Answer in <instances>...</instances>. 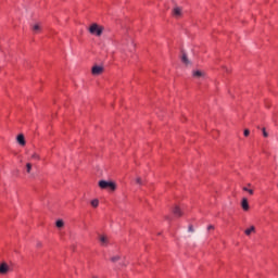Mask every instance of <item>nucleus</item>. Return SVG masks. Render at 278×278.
I'll return each mask as SVG.
<instances>
[{"label": "nucleus", "mask_w": 278, "mask_h": 278, "mask_svg": "<svg viewBox=\"0 0 278 278\" xmlns=\"http://www.w3.org/2000/svg\"><path fill=\"white\" fill-rule=\"evenodd\" d=\"M136 49V45L134 43V39L129 36H125L122 39V52L125 53V51H134Z\"/></svg>", "instance_id": "f257e3e1"}, {"label": "nucleus", "mask_w": 278, "mask_h": 278, "mask_svg": "<svg viewBox=\"0 0 278 278\" xmlns=\"http://www.w3.org/2000/svg\"><path fill=\"white\" fill-rule=\"evenodd\" d=\"M104 29L105 28L103 26H101L97 23H93L89 27V34H91L92 36L100 37L103 35Z\"/></svg>", "instance_id": "f03ea898"}, {"label": "nucleus", "mask_w": 278, "mask_h": 278, "mask_svg": "<svg viewBox=\"0 0 278 278\" xmlns=\"http://www.w3.org/2000/svg\"><path fill=\"white\" fill-rule=\"evenodd\" d=\"M98 186L102 190H111V192H114V190H116V184L113 181L100 180Z\"/></svg>", "instance_id": "7ed1b4c3"}, {"label": "nucleus", "mask_w": 278, "mask_h": 278, "mask_svg": "<svg viewBox=\"0 0 278 278\" xmlns=\"http://www.w3.org/2000/svg\"><path fill=\"white\" fill-rule=\"evenodd\" d=\"M192 77H194V79H201V77H205V72L201 70H193Z\"/></svg>", "instance_id": "20e7f679"}, {"label": "nucleus", "mask_w": 278, "mask_h": 278, "mask_svg": "<svg viewBox=\"0 0 278 278\" xmlns=\"http://www.w3.org/2000/svg\"><path fill=\"white\" fill-rule=\"evenodd\" d=\"M181 62L185 64V66H192V61L188 59V54H186V52H182Z\"/></svg>", "instance_id": "39448f33"}, {"label": "nucleus", "mask_w": 278, "mask_h": 278, "mask_svg": "<svg viewBox=\"0 0 278 278\" xmlns=\"http://www.w3.org/2000/svg\"><path fill=\"white\" fill-rule=\"evenodd\" d=\"M241 207H242L243 212H249L250 206H249V200L247 198H242Z\"/></svg>", "instance_id": "423d86ee"}, {"label": "nucleus", "mask_w": 278, "mask_h": 278, "mask_svg": "<svg viewBox=\"0 0 278 278\" xmlns=\"http://www.w3.org/2000/svg\"><path fill=\"white\" fill-rule=\"evenodd\" d=\"M10 270V266L7 263L0 264V275H7Z\"/></svg>", "instance_id": "0eeeda50"}, {"label": "nucleus", "mask_w": 278, "mask_h": 278, "mask_svg": "<svg viewBox=\"0 0 278 278\" xmlns=\"http://www.w3.org/2000/svg\"><path fill=\"white\" fill-rule=\"evenodd\" d=\"M92 75H101L103 73V66L96 65L91 70Z\"/></svg>", "instance_id": "6e6552de"}, {"label": "nucleus", "mask_w": 278, "mask_h": 278, "mask_svg": "<svg viewBox=\"0 0 278 278\" xmlns=\"http://www.w3.org/2000/svg\"><path fill=\"white\" fill-rule=\"evenodd\" d=\"M16 140L21 144V147H25L26 141H25V136L23 134L18 135Z\"/></svg>", "instance_id": "1a4fd4ad"}, {"label": "nucleus", "mask_w": 278, "mask_h": 278, "mask_svg": "<svg viewBox=\"0 0 278 278\" xmlns=\"http://www.w3.org/2000/svg\"><path fill=\"white\" fill-rule=\"evenodd\" d=\"M173 212L178 217L184 216V212L181 211V208L179 206H175Z\"/></svg>", "instance_id": "9d476101"}, {"label": "nucleus", "mask_w": 278, "mask_h": 278, "mask_svg": "<svg viewBox=\"0 0 278 278\" xmlns=\"http://www.w3.org/2000/svg\"><path fill=\"white\" fill-rule=\"evenodd\" d=\"M173 15L176 17L181 16V8H179V7L174 8Z\"/></svg>", "instance_id": "9b49d317"}, {"label": "nucleus", "mask_w": 278, "mask_h": 278, "mask_svg": "<svg viewBox=\"0 0 278 278\" xmlns=\"http://www.w3.org/2000/svg\"><path fill=\"white\" fill-rule=\"evenodd\" d=\"M245 236H251V233H255V226H251L250 228L244 230Z\"/></svg>", "instance_id": "f8f14e48"}, {"label": "nucleus", "mask_w": 278, "mask_h": 278, "mask_svg": "<svg viewBox=\"0 0 278 278\" xmlns=\"http://www.w3.org/2000/svg\"><path fill=\"white\" fill-rule=\"evenodd\" d=\"M99 240H100L102 247H105L108 244V237L100 236Z\"/></svg>", "instance_id": "ddd939ff"}, {"label": "nucleus", "mask_w": 278, "mask_h": 278, "mask_svg": "<svg viewBox=\"0 0 278 278\" xmlns=\"http://www.w3.org/2000/svg\"><path fill=\"white\" fill-rule=\"evenodd\" d=\"M137 186H144V180L142 179V177L138 176L136 179H135Z\"/></svg>", "instance_id": "4468645a"}, {"label": "nucleus", "mask_w": 278, "mask_h": 278, "mask_svg": "<svg viewBox=\"0 0 278 278\" xmlns=\"http://www.w3.org/2000/svg\"><path fill=\"white\" fill-rule=\"evenodd\" d=\"M41 27H40V24H35L33 25V31L34 34H39Z\"/></svg>", "instance_id": "2eb2a0df"}, {"label": "nucleus", "mask_w": 278, "mask_h": 278, "mask_svg": "<svg viewBox=\"0 0 278 278\" xmlns=\"http://www.w3.org/2000/svg\"><path fill=\"white\" fill-rule=\"evenodd\" d=\"M242 190H243L244 192H248L250 195H253V194H254L253 189H249L248 187H243Z\"/></svg>", "instance_id": "dca6fc26"}, {"label": "nucleus", "mask_w": 278, "mask_h": 278, "mask_svg": "<svg viewBox=\"0 0 278 278\" xmlns=\"http://www.w3.org/2000/svg\"><path fill=\"white\" fill-rule=\"evenodd\" d=\"M56 227L59 229H62V227H64V220H62V219L56 220Z\"/></svg>", "instance_id": "f3484780"}, {"label": "nucleus", "mask_w": 278, "mask_h": 278, "mask_svg": "<svg viewBox=\"0 0 278 278\" xmlns=\"http://www.w3.org/2000/svg\"><path fill=\"white\" fill-rule=\"evenodd\" d=\"M91 205L92 207H99V200L98 199L92 200Z\"/></svg>", "instance_id": "a211bd4d"}, {"label": "nucleus", "mask_w": 278, "mask_h": 278, "mask_svg": "<svg viewBox=\"0 0 278 278\" xmlns=\"http://www.w3.org/2000/svg\"><path fill=\"white\" fill-rule=\"evenodd\" d=\"M118 260H121L119 255H115V256L111 257V262H113V263L118 262Z\"/></svg>", "instance_id": "6ab92c4d"}, {"label": "nucleus", "mask_w": 278, "mask_h": 278, "mask_svg": "<svg viewBox=\"0 0 278 278\" xmlns=\"http://www.w3.org/2000/svg\"><path fill=\"white\" fill-rule=\"evenodd\" d=\"M26 173H31V163L26 164Z\"/></svg>", "instance_id": "aec40b11"}, {"label": "nucleus", "mask_w": 278, "mask_h": 278, "mask_svg": "<svg viewBox=\"0 0 278 278\" xmlns=\"http://www.w3.org/2000/svg\"><path fill=\"white\" fill-rule=\"evenodd\" d=\"M30 157L31 160H40V155H38L37 153H33Z\"/></svg>", "instance_id": "412c9836"}, {"label": "nucleus", "mask_w": 278, "mask_h": 278, "mask_svg": "<svg viewBox=\"0 0 278 278\" xmlns=\"http://www.w3.org/2000/svg\"><path fill=\"white\" fill-rule=\"evenodd\" d=\"M262 131H263L264 138H268V134H267V131H266V128H263Z\"/></svg>", "instance_id": "4be33fe9"}, {"label": "nucleus", "mask_w": 278, "mask_h": 278, "mask_svg": "<svg viewBox=\"0 0 278 278\" xmlns=\"http://www.w3.org/2000/svg\"><path fill=\"white\" fill-rule=\"evenodd\" d=\"M250 134H251V131H250L249 129H245V130L243 131V135H244L245 137H249Z\"/></svg>", "instance_id": "5701e85b"}, {"label": "nucleus", "mask_w": 278, "mask_h": 278, "mask_svg": "<svg viewBox=\"0 0 278 278\" xmlns=\"http://www.w3.org/2000/svg\"><path fill=\"white\" fill-rule=\"evenodd\" d=\"M212 230H214V225L207 226V231H212Z\"/></svg>", "instance_id": "b1692460"}, {"label": "nucleus", "mask_w": 278, "mask_h": 278, "mask_svg": "<svg viewBox=\"0 0 278 278\" xmlns=\"http://www.w3.org/2000/svg\"><path fill=\"white\" fill-rule=\"evenodd\" d=\"M188 230H189L191 233H193L194 228H193L192 226H189Z\"/></svg>", "instance_id": "393cba45"}, {"label": "nucleus", "mask_w": 278, "mask_h": 278, "mask_svg": "<svg viewBox=\"0 0 278 278\" xmlns=\"http://www.w3.org/2000/svg\"><path fill=\"white\" fill-rule=\"evenodd\" d=\"M37 247H42V242H37Z\"/></svg>", "instance_id": "a878e982"}]
</instances>
